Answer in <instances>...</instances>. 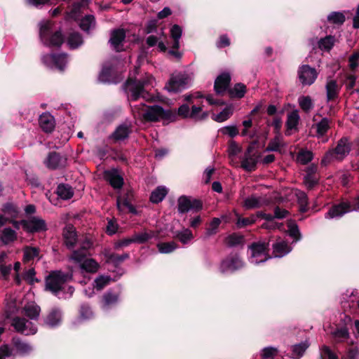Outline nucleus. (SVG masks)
<instances>
[{"label":"nucleus","instance_id":"obj_54","mask_svg":"<svg viewBox=\"0 0 359 359\" xmlns=\"http://www.w3.org/2000/svg\"><path fill=\"white\" fill-rule=\"evenodd\" d=\"M313 157L312 151L306 149H302L297 154V161L302 165H306L312 161Z\"/></svg>","mask_w":359,"mask_h":359},{"label":"nucleus","instance_id":"obj_22","mask_svg":"<svg viewBox=\"0 0 359 359\" xmlns=\"http://www.w3.org/2000/svg\"><path fill=\"white\" fill-rule=\"evenodd\" d=\"M12 343L17 353L21 356L29 355L32 351V347L28 343L22 341L19 337L12 339Z\"/></svg>","mask_w":359,"mask_h":359},{"label":"nucleus","instance_id":"obj_64","mask_svg":"<svg viewBox=\"0 0 359 359\" xmlns=\"http://www.w3.org/2000/svg\"><path fill=\"white\" fill-rule=\"evenodd\" d=\"M223 135H228L230 137L233 138L238 135V129L236 126H228L223 127L219 130Z\"/></svg>","mask_w":359,"mask_h":359},{"label":"nucleus","instance_id":"obj_41","mask_svg":"<svg viewBox=\"0 0 359 359\" xmlns=\"http://www.w3.org/2000/svg\"><path fill=\"white\" fill-rule=\"evenodd\" d=\"M96 25L95 18L93 15H85L80 22L79 27L84 32H89L90 29L94 28Z\"/></svg>","mask_w":359,"mask_h":359},{"label":"nucleus","instance_id":"obj_4","mask_svg":"<svg viewBox=\"0 0 359 359\" xmlns=\"http://www.w3.org/2000/svg\"><path fill=\"white\" fill-rule=\"evenodd\" d=\"M147 84L145 80L128 78L123 84L124 91L128 94V98L131 101H137L140 97H144L147 93L144 86Z\"/></svg>","mask_w":359,"mask_h":359},{"label":"nucleus","instance_id":"obj_7","mask_svg":"<svg viewBox=\"0 0 359 359\" xmlns=\"http://www.w3.org/2000/svg\"><path fill=\"white\" fill-rule=\"evenodd\" d=\"M244 262L238 253H230L220 264V271L224 273H234L242 269Z\"/></svg>","mask_w":359,"mask_h":359},{"label":"nucleus","instance_id":"obj_50","mask_svg":"<svg viewBox=\"0 0 359 359\" xmlns=\"http://www.w3.org/2000/svg\"><path fill=\"white\" fill-rule=\"evenodd\" d=\"M243 207L246 210L259 208L261 207L260 200L255 196H251L244 200Z\"/></svg>","mask_w":359,"mask_h":359},{"label":"nucleus","instance_id":"obj_33","mask_svg":"<svg viewBox=\"0 0 359 359\" xmlns=\"http://www.w3.org/2000/svg\"><path fill=\"white\" fill-rule=\"evenodd\" d=\"M56 194L62 199L68 200L74 196V191L69 184L62 183L57 185Z\"/></svg>","mask_w":359,"mask_h":359},{"label":"nucleus","instance_id":"obj_2","mask_svg":"<svg viewBox=\"0 0 359 359\" xmlns=\"http://www.w3.org/2000/svg\"><path fill=\"white\" fill-rule=\"evenodd\" d=\"M72 278V271H52L46 277V290L50 291L53 294L57 296L58 292L64 289L63 285L71 281Z\"/></svg>","mask_w":359,"mask_h":359},{"label":"nucleus","instance_id":"obj_31","mask_svg":"<svg viewBox=\"0 0 359 359\" xmlns=\"http://www.w3.org/2000/svg\"><path fill=\"white\" fill-rule=\"evenodd\" d=\"M246 90L245 85L242 83H237L233 88H229L227 92L231 98L241 99L245 96Z\"/></svg>","mask_w":359,"mask_h":359},{"label":"nucleus","instance_id":"obj_51","mask_svg":"<svg viewBox=\"0 0 359 359\" xmlns=\"http://www.w3.org/2000/svg\"><path fill=\"white\" fill-rule=\"evenodd\" d=\"M299 104L301 109L306 113L309 112L313 108V103L310 96H302L299 98Z\"/></svg>","mask_w":359,"mask_h":359},{"label":"nucleus","instance_id":"obj_52","mask_svg":"<svg viewBox=\"0 0 359 359\" xmlns=\"http://www.w3.org/2000/svg\"><path fill=\"white\" fill-rule=\"evenodd\" d=\"M111 278L109 276L100 275L94 280V287L97 290H102L105 286L109 284Z\"/></svg>","mask_w":359,"mask_h":359},{"label":"nucleus","instance_id":"obj_24","mask_svg":"<svg viewBox=\"0 0 359 359\" xmlns=\"http://www.w3.org/2000/svg\"><path fill=\"white\" fill-rule=\"evenodd\" d=\"M126 39V32L123 29H116L112 31L109 42L116 52H119V46Z\"/></svg>","mask_w":359,"mask_h":359},{"label":"nucleus","instance_id":"obj_10","mask_svg":"<svg viewBox=\"0 0 359 359\" xmlns=\"http://www.w3.org/2000/svg\"><path fill=\"white\" fill-rule=\"evenodd\" d=\"M67 158L57 151H50L44 159L45 166L51 170L63 168L67 165Z\"/></svg>","mask_w":359,"mask_h":359},{"label":"nucleus","instance_id":"obj_38","mask_svg":"<svg viewBox=\"0 0 359 359\" xmlns=\"http://www.w3.org/2000/svg\"><path fill=\"white\" fill-rule=\"evenodd\" d=\"M335 41L334 36L327 35L318 41V48L322 50L330 51L334 47Z\"/></svg>","mask_w":359,"mask_h":359},{"label":"nucleus","instance_id":"obj_57","mask_svg":"<svg viewBox=\"0 0 359 359\" xmlns=\"http://www.w3.org/2000/svg\"><path fill=\"white\" fill-rule=\"evenodd\" d=\"M280 135H276L273 139H271L266 147V151H280Z\"/></svg>","mask_w":359,"mask_h":359},{"label":"nucleus","instance_id":"obj_1","mask_svg":"<svg viewBox=\"0 0 359 359\" xmlns=\"http://www.w3.org/2000/svg\"><path fill=\"white\" fill-rule=\"evenodd\" d=\"M39 38L46 46L60 48L65 42V36L60 29L54 30L53 23L46 21L40 24Z\"/></svg>","mask_w":359,"mask_h":359},{"label":"nucleus","instance_id":"obj_30","mask_svg":"<svg viewBox=\"0 0 359 359\" xmlns=\"http://www.w3.org/2000/svg\"><path fill=\"white\" fill-rule=\"evenodd\" d=\"M49 57L55 68H57L61 72H64L67 64V54H52L49 56Z\"/></svg>","mask_w":359,"mask_h":359},{"label":"nucleus","instance_id":"obj_9","mask_svg":"<svg viewBox=\"0 0 359 359\" xmlns=\"http://www.w3.org/2000/svg\"><path fill=\"white\" fill-rule=\"evenodd\" d=\"M188 76L184 74H172L165 84V88L169 92L179 93L187 88Z\"/></svg>","mask_w":359,"mask_h":359},{"label":"nucleus","instance_id":"obj_8","mask_svg":"<svg viewBox=\"0 0 359 359\" xmlns=\"http://www.w3.org/2000/svg\"><path fill=\"white\" fill-rule=\"evenodd\" d=\"M177 206L178 212L184 214L190 210L197 213L203 209V205L201 200L197 198L191 200L190 197L183 195L179 197Z\"/></svg>","mask_w":359,"mask_h":359},{"label":"nucleus","instance_id":"obj_47","mask_svg":"<svg viewBox=\"0 0 359 359\" xmlns=\"http://www.w3.org/2000/svg\"><path fill=\"white\" fill-rule=\"evenodd\" d=\"M39 255V249L36 247L26 246L24 249L23 262H29Z\"/></svg>","mask_w":359,"mask_h":359},{"label":"nucleus","instance_id":"obj_48","mask_svg":"<svg viewBox=\"0 0 359 359\" xmlns=\"http://www.w3.org/2000/svg\"><path fill=\"white\" fill-rule=\"evenodd\" d=\"M27 323L28 321L25 318L16 316L13 318L11 325L16 332L23 334L27 327Z\"/></svg>","mask_w":359,"mask_h":359},{"label":"nucleus","instance_id":"obj_6","mask_svg":"<svg viewBox=\"0 0 359 359\" xmlns=\"http://www.w3.org/2000/svg\"><path fill=\"white\" fill-rule=\"evenodd\" d=\"M248 248L251 250L252 262L259 264L271 258L269 255V241L253 242Z\"/></svg>","mask_w":359,"mask_h":359},{"label":"nucleus","instance_id":"obj_36","mask_svg":"<svg viewBox=\"0 0 359 359\" xmlns=\"http://www.w3.org/2000/svg\"><path fill=\"white\" fill-rule=\"evenodd\" d=\"M172 238L180 241L182 244H187L193 238V233L189 229H185L182 231L173 232Z\"/></svg>","mask_w":359,"mask_h":359},{"label":"nucleus","instance_id":"obj_59","mask_svg":"<svg viewBox=\"0 0 359 359\" xmlns=\"http://www.w3.org/2000/svg\"><path fill=\"white\" fill-rule=\"evenodd\" d=\"M333 337L337 342H341L349 337L348 330L346 327L337 329L333 332Z\"/></svg>","mask_w":359,"mask_h":359},{"label":"nucleus","instance_id":"obj_13","mask_svg":"<svg viewBox=\"0 0 359 359\" xmlns=\"http://www.w3.org/2000/svg\"><path fill=\"white\" fill-rule=\"evenodd\" d=\"M103 178L114 189H121L124 184L123 177L117 168L105 170L103 172Z\"/></svg>","mask_w":359,"mask_h":359},{"label":"nucleus","instance_id":"obj_12","mask_svg":"<svg viewBox=\"0 0 359 359\" xmlns=\"http://www.w3.org/2000/svg\"><path fill=\"white\" fill-rule=\"evenodd\" d=\"M202 110L203 106H196L194 104L189 106L187 104H182L178 108L177 114H176L182 118H191L198 121Z\"/></svg>","mask_w":359,"mask_h":359},{"label":"nucleus","instance_id":"obj_53","mask_svg":"<svg viewBox=\"0 0 359 359\" xmlns=\"http://www.w3.org/2000/svg\"><path fill=\"white\" fill-rule=\"evenodd\" d=\"M157 248L161 253L168 254L173 252L177 248V245L174 241L159 243Z\"/></svg>","mask_w":359,"mask_h":359},{"label":"nucleus","instance_id":"obj_26","mask_svg":"<svg viewBox=\"0 0 359 359\" xmlns=\"http://www.w3.org/2000/svg\"><path fill=\"white\" fill-rule=\"evenodd\" d=\"M61 318V311L58 308H53L47 315L45 323L50 327H55L60 324Z\"/></svg>","mask_w":359,"mask_h":359},{"label":"nucleus","instance_id":"obj_37","mask_svg":"<svg viewBox=\"0 0 359 359\" xmlns=\"http://www.w3.org/2000/svg\"><path fill=\"white\" fill-rule=\"evenodd\" d=\"M233 113L232 104L227 105L220 113L217 115L213 114L212 118L218 123L224 122L228 120Z\"/></svg>","mask_w":359,"mask_h":359},{"label":"nucleus","instance_id":"obj_20","mask_svg":"<svg viewBox=\"0 0 359 359\" xmlns=\"http://www.w3.org/2000/svg\"><path fill=\"white\" fill-rule=\"evenodd\" d=\"M63 238L67 248L73 249L76 243V233L72 225L67 226L63 231Z\"/></svg>","mask_w":359,"mask_h":359},{"label":"nucleus","instance_id":"obj_11","mask_svg":"<svg viewBox=\"0 0 359 359\" xmlns=\"http://www.w3.org/2000/svg\"><path fill=\"white\" fill-rule=\"evenodd\" d=\"M318 77V72L315 68L309 65H303L298 69V78L303 86L312 85Z\"/></svg>","mask_w":359,"mask_h":359},{"label":"nucleus","instance_id":"obj_18","mask_svg":"<svg viewBox=\"0 0 359 359\" xmlns=\"http://www.w3.org/2000/svg\"><path fill=\"white\" fill-rule=\"evenodd\" d=\"M39 123L42 130L46 133H52L55 127V118L50 113H43L39 118Z\"/></svg>","mask_w":359,"mask_h":359},{"label":"nucleus","instance_id":"obj_44","mask_svg":"<svg viewBox=\"0 0 359 359\" xmlns=\"http://www.w3.org/2000/svg\"><path fill=\"white\" fill-rule=\"evenodd\" d=\"M23 309L25 311V315L27 317L32 320L38 319L41 311V308L39 306L36 304L27 305L25 306Z\"/></svg>","mask_w":359,"mask_h":359},{"label":"nucleus","instance_id":"obj_63","mask_svg":"<svg viewBox=\"0 0 359 359\" xmlns=\"http://www.w3.org/2000/svg\"><path fill=\"white\" fill-rule=\"evenodd\" d=\"M318 177L316 176V175H307L304 177V182L305 183L306 186L309 189H312L316 185L318 184Z\"/></svg>","mask_w":359,"mask_h":359},{"label":"nucleus","instance_id":"obj_16","mask_svg":"<svg viewBox=\"0 0 359 359\" xmlns=\"http://www.w3.org/2000/svg\"><path fill=\"white\" fill-rule=\"evenodd\" d=\"M231 76L229 73H222L215 79L214 83V90L217 95H223L226 91H228L231 83Z\"/></svg>","mask_w":359,"mask_h":359},{"label":"nucleus","instance_id":"obj_45","mask_svg":"<svg viewBox=\"0 0 359 359\" xmlns=\"http://www.w3.org/2000/svg\"><path fill=\"white\" fill-rule=\"evenodd\" d=\"M67 43L72 49L77 48L83 43V39L79 32L69 34L67 38Z\"/></svg>","mask_w":359,"mask_h":359},{"label":"nucleus","instance_id":"obj_32","mask_svg":"<svg viewBox=\"0 0 359 359\" xmlns=\"http://www.w3.org/2000/svg\"><path fill=\"white\" fill-rule=\"evenodd\" d=\"M273 254L276 257H281L290 251V247L285 241L276 242L272 245Z\"/></svg>","mask_w":359,"mask_h":359},{"label":"nucleus","instance_id":"obj_56","mask_svg":"<svg viewBox=\"0 0 359 359\" xmlns=\"http://www.w3.org/2000/svg\"><path fill=\"white\" fill-rule=\"evenodd\" d=\"M329 128V120L327 118H322L321 121L316 125V132L320 136L325 135L328 131Z\"/></svg>","mask_w":359,"mask_h":359},{"label":"nucleus","instance_id":"obj_5","mask_svg":"<svg viewBox=\"0 0 359 359\" xmlns=\"http://www.w3.org/2000/svg\"><path fill=\"white\" fill-rule=\"evenodd\" d=\"M351 151V145L347 137H342L338 142L336 147L327 151L321 160V165L326 166L334 158L342 160Z\"/></svg>","mask_w":359,"mask_h":359},{"label":"nucleus","instance_id":"obj_34","mask_svg":"<svg viewBox=\"0 0 359 359\" xmlns=\"http://www.w3.org/2000/svg\"><path fill=\"white\" fill-rule=\"evenodd\" d=\"M168 194V189L165 187H158L151 194L149 200L151 203L158 204L161 202Z\"/></svg>","mask_w":359,"mask_h":359},{"label":"nucleus","instance_id":"obj_23","mask_svg":"<svg viewBox=\"0 0 359 359\" xmlns=\"http://www.w3.org/2000/svg\"><path fill=\"white\" fill-rule=\"evenodd\" d=\"M325 88L327 102L333 101L338 98L341 88L335 80L328 81Z\"/></svg>","mask_w":359,"mask_h":359},{"label":"nucleus","instance_id":"obj_19","mask_svg":"<svg viewBox=\"0 0 359 359\" xmlns=\"http://www.w3.org/2000/svg\"><path fill=\"white\" fill-rule=\"evenodd\" d=\"M132 133L131 128L126 123H123L116 127L115 130L112 133L110 138L115 142L124 140L130 136Z\"/></svg>","mask_w":359,"mask_h":359},{"label":"nucleus","instance_id":"obj_58","mask_svg":"<svg viewBox=\"0 0 359 359\" xmlns=\"http://www.w3.org/2000/svg\"><path fill=\"white\" fill-rule=\"evenodd\" d=\"M287 226L289 228L288 233L290 237L293 238L294 241H297L301 238V233L299 230V227L297 224L290 222L287 223Z\"/></svg>","mask_w":359,"mask_h":359},{"label":"nucleus","instance_id":"obj_15","mask_svg":"<svg viewBox=\"0 0 359 359\" xmlns=\"http://www.w3.org/2000/svg\"><path fill=\"white\" fill-rule=\"evenodd\" d=\"M353 210L349 202L342 201L331 206L326 213L325 217L334 218L341 217L344 214L351 212Z\"/></svg>","mask_w":359,"mask_h":359},{"label":"nucleus","instance_id":"obj_29","mask_svg":"<svg viewBox=\"0 0 359 359\" xmlns=\"http://www.w3.org/2000/svg\"><path fill=\"white\" fill-rule=\"evenodd\" d=\"M80 269L86 273H95L99 268L100 264L93 258H87L84 259L79 265Z\"/></svg>","mask_w":359,"mask_h":359},{"label":"nucleus","instance_id":"obj_17","mask_svg":"<svg viewBox=\"0 0 359 359\" xmlns=\"http://www.w3.org/2000/svg\"><path fill=\"white\" fill-rule=\"evenodd\" d=\"M261 154L258 151L255 153L247 154L245 152L243 158L241 161V167L245 171L251 172L257 169V165Z\"/></svg>","mask_w":359,"mask_h":359},{"label":"nucleus","instance_id":"obj_40","mask_svg":"<svg viewBox=\"0 0 359 359\" xmlns=\"http://www.w3.org/2000/svg\"><path fill=\"white\" fill-rule=\"evenodd\" d=\"M135 200L134 191L133 189H127L126 192L123 196H119L116 199V205L118 210L121 209V205H128Z\"/></svg>","mask_w":359,"mask_h":359},{"label":"nucleus","instance_id":"obj_39","mask_svg":"<svg viewBox=\"0 0 359 359\" xmlns=\"http://www.w3.org/2000/svg\"><path fill=\"white\" fill-rule=\"evenodd\" d=\"M225 242L229 247L232 248L239 245H243L245 243V237L241 234L232 233L225 238Z\"/></svg>","mask_w":359,"mask_h":359},{"label":"nucleus","instance_id":"obj_55","mask_svg":"<svg viewBox=\"0 0 359 359\" xmlns=\"http://www.w3.org/2000/svg\"><path fill=\"white\" fill-rule=\"evenodd\" d=\"M87 251L79 248L77 250H74L70 256V259L76 263L81 264L84 259H87Z\"/></svg>","mask_w":359,"mask_h":359},{"label":"nucleus","instance_id":"obj_46","mask_svg":"<svg viewBox=\"0 0 359 359\" xmlns=\"http://www.w3.org/2000/svg\"><path fill=\"white\" fill-rule=\"evenodd\" d=\"M1 212L9 215V219L16 218L19 214L18 207L12 203H6L2 205Z\"/></svg>","mask_w":359,"mask_h":359},{"label":"nucleus","instance_id":"obj_3","mask_svg":"<svg viewBox=\"0 0 359 359\" xmlns=\"http://www.w3.org/2000/svg\"><path fill=\"white\" fill-rule=\"evenodd\" d=\"M147 109L142 114V118L148 122H156L159 119L168 121H175L177 114L172 110H165L161 106L153 105L147 107Z\"/></svg>","mask_w":359,"mask_h":359},{"label":"nucleus","instance_id":"obj_28","mask_svg":"<svg viewBox=\"0 0 359 359\" xmlns=\"http://www.w3.org/2000/svg\"><path fill=\"white\" fill-rule=\"evenodd\" d=\"M158 236V233L154 231H144L133 235V242L138 244H144L149 240Z\"/></svg>","mask_w":359,"mask_h":359},{"label":"nucleus","instance_id":"obj_61","mask_svg":"<svg viewBox=\"0 0 359 359\" xmlns=\"http://www.w3.org/2000/svg\"><path fill=\"white\" fill-rule=\"evenodd\" d=\"M359 50H354L348 57V65L351 71L354 72L358 67Z\"/></svg>","mask_w":359,"mask_h":359},{"label":"nucleus","instance_id":"obj_35","mask_svg":"<svg viewBox=\"0 0 359 359\" xmlns=\"http://www.w3.org/2000/svg\"><path fill=\"white\" fill-rule=\"evenodd\" d=\"M17 238V233L11 227L4 228L0 236V241L5 245L14 242Z\"/></svg>","mask_w":359,"mask_h":359},{"label":"nucleus","instance_id":"obj_25","mask_svg":"<svg viewBox=\"0 0 359 359\" xmlns=\"http://www.w3.org/2000/svg\"><path fill=\"white\" fill-rule=\"evenodd\" d=\"M114 68L111 64L105 63L98 75V81L100 83H109L112 81Z\"/></svg>","mask_w":359,"mask_h":359},{"label":"nucleus","instance_id":"obj_62","mask_svg":"<svg viewBox=\"0 0 359 359\" xmlns=\"http://www.w3.org/2000/svg\"><path fill=\"white\" fill-rule=\"evenodd\" d=\"M255 222L256 219L253 215L251 217H241L238 216L236 222V226L238 228H243L255 224Z\"/></svg>","mask_w":359,"mask_h":359},{"label":"nucleus","instance_id":"obj_14","mask_svg":"<svg viewBox=\"0 0 359 359\" xmlns=\"http://www.w3.org/2000/svg\"><path fill=\"white\" fill-rule=\"evenodd\" d=\"M25 224V231L28 233L34 234L47 231L48 227L44 219L36 217H32L27 220Z\"/></svg>","mask_w":359,"mask_h":359},{"label":"nucleus","instance_id":"obj_27","mask_svg":"<svg viewBox=\"0 0 359 359\" xmlns=\"http://www.w3.org/2000/svg\"><path fill=\"white\" fill-rule=\"evenodd\" d=\"M106 262L112 264L115 267H118L125 260L129 259L128 253L118 255L114 252H107L104 254Z\"/></svg>","mask_w":359,"mask_h":359},{"label":"nucleus","instance_id":"obj_49","mask_svg":"<svg viewBox=\"0 0 359 359\" xmlns=\"http://www.w3.org/2000/svg\"><path fill=\"white\" fill-rule=\"evenodd\" d=\"M118 294L108 291L104 294L102 301L104 306H111L117 303Z\"/></svg>","mask_w":359,"mask_h":359},{"label":"nucleus","instance_id":"obj_60","mask_svg":"<svg viewBox=\"0 0 359 359\" xmlns=\"http://www.w3.org/2000/svg\"><path fill=\"white\" fill-rule=\"evenodd\" d=\"M278 349L269 346L262 349L261 357L262 359H274L278 354Z\"/></svg>","mask_w":359,"mask_h":359},{"label":"nucleus","instance_id":"obj_42","mask_svg":"<svg viewBox=\"0 0 359 359\" xmlns=\"http://www.w3.org/2000/svg\"><path fill=\"white\" fill-rule=\"evenodd\" d=\"M327 20L331 24L341 25L346 21V17L342 12L332 11L327 15Z\"/></svg>","mask_w":359,"mask_h":359},{"label":"nucleus","instance_id":"obj_43","mask_svg":"<svg viewBox=\"0 0 359 359\" xmlns=\"http://www.w3.org/2000/svg\"><path fill=\"white\" fill-rule=\"evenodd\" d=\"M309 346V344L306 341L292 346V357L297 359L302 358Z\"/></svg>","mask_w":359,"mask_h":359},{"label":"nucleus","instance_id":"obj_21","mask_svg":"<svg viewBox=\"0 0 359 359\" xmlns=\"http://www.w3.org/2000/svg\"><path fill=\"white\" fill-rule=\"evenodd\" d=\"M300 117L297 110L287 114V121L285 123L286 130L285 135L289 136L291 133L289 132L291 130H298L297 126L299 123Z\"/></svg>","mask_w":359,"mask_h":359}]
</instances>
